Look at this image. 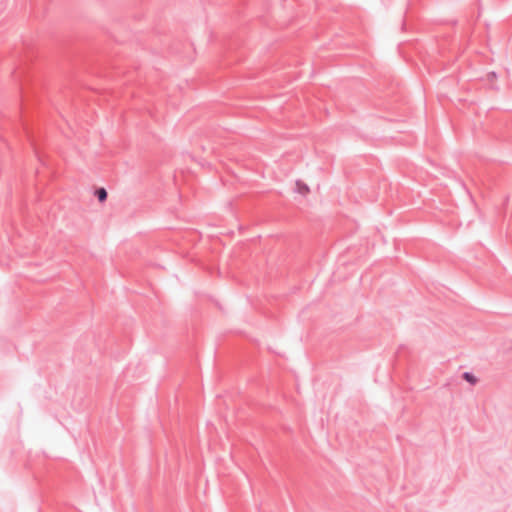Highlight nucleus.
<instances>
[{"mask_svg":"<svg viewBox=\"0 0 512 512\" xmlns=\"http://www.w3.org/2000/svg\"><path fill=\"white\" fill-rule=\"evenodd\" d=\"M462 379L468 382L470 385H475L478 382V378L472 372L469 371L463 372Z\"/></svg>","mask_w":512,"mask_h":512,"instance_id":"1","label":"nucleus"},{"mask_svg":"<svg viewBox=\"0 0 512 512\" xmlns=\"http://www.w3.org/2000/svg\"><path fill=\"white\" fill-rule=\"evenodd\" d=\"M95 196L97 197L98 201L102 203L107 200L108 193L105 188L101 187L95 190Z\"/></svg>","mask_w":512,"mask_h":512,"instance_id":"2","label":"nucleus"},{"mask_svg":"<svg viewBox=\"0 0 512 512\" xmlns=\"http://www.w3.org/2000/svg\"><path fill=\"white\" fill-rule=\"evenodd\" d=\"M296 186H297V191L300 193V194H306L307 192H309V187L301 182V181H297L296 182Z\"/></svg>","mask_w":512,"mask_h":512,"instance_id":"3","label":"nucleus"}]
</instances>
